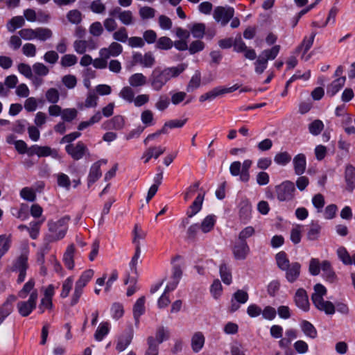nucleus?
I'll list each match as a JSON object with an SVG mask.
<instances>
[{"label":"nucleus","instance_id":"f257e3e1","mask_svg":"<svg viewBox=\"0 0 355 355\" xmlns=\"http://www.w3.org/2000/svg\"><path fill=\"white\" fill-rule=\"evenodd\" d=\"M187 67V64L181 63L177 66L164 68V69H154L149 78V83L153 90L160 91L171 78L178 76Z\"/></svg>","mask_w":355,"mask_h":355},{"label":"nucleus","instance_id":"f03ea898","mask_svg":"<svg viewBox=\"0 0 355 355\" xmlns=\"http://www.w3.org/2000/svg\"><path fill=\"white\" fill-rule=\"evenodd\" d=\"M327 294L326 288L321 284L314 286V292L312 294L311 300L314 306L320 311H324L326 314H334L335 307L329 301H325L323 297Z\"/></svg>","mask_w":355,"mask_h":355},{"label":"nucleus","instance_id":"7ed1b4c3","mask_svg":"<svg viewBox=\"0 0 355 355\" xmlns=\"http://www.w3.org/2000/svg\"><path fill=\"white\" fill-rule=\"evenodd\" d=\"M94 275V271L92 269H87L85 270L78 279L76 281L75 284V288L73 293L71 296V304L75 305L78 302L83 291V288L86 286L88 282L92 279Z\"/></svg>","mask_w":355,"mask_h":355},{"label":"nucleus","instance_id":"20e7f679","mask_svg":"<svg viewBox=\"0 0 355 355\" xmlns=\"http://www.w3.org/2000/svg\"><path fill=\"white\" fill-rule=\"evenodd\" d=\"M28 251L26 248L20 256H19L14 261L12 270L19 273L17 282L21 283L25 280L26 272L28 268Z\"/></svg>","mask_w":355,"mask_h":355},{"label":"nucleus","instance_id":"39448f33","mask_svg":"<svg viewBox=\"0 0 355 355\" xmlns=\"http://www.w3.org/2000/svg\"><path fill=\"white\" fill-rule=\"evenodd\" d=\"M277 198L279 201H290L295 197V187L290 180H285L275 187Z\"/></svg>","mask_w":355,"mask_h":355},{"label":"nucleus","instance_id":"423d86ee","mask_svg":"<svg viewBox=\"0 0 355 355\" xmlns=\"http://www.w3.org/2000/svg\"><path fill=\"white\" fill-rule=\"evenodd\" d=\"M38 299L37 291L31 292L28 299L25 301H19L17 304V309L19 314L22 317L29 315L36 308Z\"/></svg>","mask_w":355,"mask_h":355},{"label":"nucleus","instance_id":"0eeeda50","mask_svg":"<svg viewBox=\"0 0 355 355\" xmlns=\"http://www.w3.org/2000/svg\"><path fill=\"white\" fill-rule=\"evenodd\" d=\"M69 218L63 217L57 221H51L49 223V230L51 233V236L56 240L62 239L68 229V222Z\"/></svg>","mask_w":355,"mask_h":355},{"label":"nucleus","instance_id":"6e6552de","mask_svg":"<svg viewBox=\"0 0 355 355\" xmlns=\"http://www.w3.org/2000/svg\"><path fill=\"white\" fill-rule=\"evenodd\" d=\"M43 295L39 304V310L41 313L45 311H51L53 309L52 299L55 294V287L50 284L47 287L42 288Z\"/></svg>","mask_w":355,"mask_h":355},{"label":"nucleus","instance_id":"1a4fd4ad","mask_svg":"<svg viewBox=\"0 0 355 355\" xmlns=\"http://www.w3.org/2000/svg\"><path fill=\"white\" fill-rule=\"evenodd\" d=\"M234 8L231 7L218 6L215 8L213 13L214 19L222 26H225L233 17Z\"/></svg>","mask_w":355,"mask_h":355},{"label":"nucleus","instance_id":"9d476101","mask_svg":"<svg viewBox=\"0 0 355 355\" xmlns=\"http://www.w3.org/2000/svg\"><path fill=\"white\" fill-rule=\"evenodd\" d=\"M27 153L28 155L32 156L37 155L39 157L51 156L54 159H59L58 151L55 149H52L49 146H40L38 145H33L28 149Z\"/></svg>","mask_w":355,"mask_h":355},{"label":"nucleus","instance_id":"9b49d317","mask_svg":"<svg viewBox=\"0 0 355 355\" xmlns=\"http://www.w3.org/2000/svg\"><path fill=\"white\" fill-rule=\"evenodd\" d=\"M248 298L249 296L246 291L243 290L236 291L232 295L229 308L230 311L232 313L236 311L240 308V304L246 303Z\"/></svg>","mask_w":355,"mask_h":355},{"label":"nucleus","instance_id":"f8f14e48","mask_svg":"<svg viewBox=\"0 0 355 355\" xmlns=\"http://www.w3.org/2000/svg\"><path fill=\"white\" fill-rule=\"evenodd\" d=\"M67 153L76 160H79L87 151V146L81 141H78L76 144H68L65 147Z\"/></svg>","mask_w":355,"mask_h":355},{"label":"nucleus","instance_id":"ddd939ff","mask_svg":"<svg viewBox=\"0 0 355 355\" xmlns=\"http://www.w3.org/2000/svg\"><path fill=\"white\" fill-rule=\"evenodd\" d=\"M123 51V46L116 42H112L109 46L102 48L99 51V56H103L105 58H110V57H117L121 54Z\"/></svg>","mask_w":355,"mask_h":355},{"label":"nucleus","instance_id":"4468645a","mask_svg":"<svg viewBox=\"0 0 355 355\" xmlns=\"http://www.w3.org/2000/svg\"><path fill=\"white\" fill-rule=\"evenodd\" d=\"M294 301L299 309L304 311H309L310 304L305 290L303 288L297 289L294 296Z\"/></svg>","mask_w":355,"mask_h":355},{"label":"nucleus","instance_id":"2eb2a0df","mask_svg":"<svg viewBox=\"0 0 355 355\" xmlns=\"http://www.w3.org/2000/svg\"><path fill=\"white\" fill-rule=\"evenodd\" d=\"M107 161L105 159L99 160L93 164L90 168L89 173L88 175V185L94 184L97 180H98L102 175L101 171V166L102 164H105Z\"/></svg>","mask_w":355,"mask_h":355},{"label":"nucleus","instance_id":"dca6fc26","mask_svg":"<svg viewBox=\"0 0 355 355\" xmlns=\"http://www.w3.org/2000/svg\"><path fill=\"white\" fill-rule=\"evenodd\" d=\"M205 337L202 332L196 331L191 338V347L193 352L198 353L205 345Z\"/></svg>","mask_w":355,"mask_h":355},{"label":"nucleus","instance_id":"f3484780","mask_svg":"<svg viewBox=\"0 0 355 355\" xmlns=\"http://www.w3.org/2000/svg\"><path fill=\"white\" fill-rule=\"evenodd\" d=\"M250 252V248L246 241H238L233 248V254L236 259H245Z\"/></svg>","mask_w":355,"mask_h":355},{"label":"nucleus","instance_id":"a211bd4d","mask_svg":"<svg viewBox=\"0 0 355 355\" xmlns=\"http://www.w3.org/2000/svg\"><path fill=\"white\" fill-rule=\"evenodd\" d=\"M301 265L297 262H293L290 266L284 269L286 272V278L288 282L293 283L295 282L300 274Z\"/></svg>","mask_w":355,"mask_h":355},{"label":"nucleus","instance_id":"6ab92c4d","mask_svg":"<svg viewBox=\"0 0 355 355\" xmlns=\"http://www.w3.org/2000/svg\"><path fill=\"white\" fill-rule=\"evenodd\" d=\"M293 166L295 174L300 175L303 174L306 170V161L304 154H297L293 158Z\"/></svg>","mask_w":355,"mask_h":355},{"label":"nucleus","instance_id":"aec40b11","mask_svg":"<svg viewBox=\"0 0 355 355\" xmlns=\"http://www.w3.org/2000/svg\"><path fill=\"white\" fill-rule=\"evenodd\" d=\"M74 51L78 54L85 53L87 50H94L96 46L93 42H87L86 40H78L73 42Z\"/></svg>","mask_w":355,"mask_h":355},{"label":"nucleus","instance_id":"412c9836","mask_svg":"<svg viewBox=\"0 0 355 355\" xmlns=\"http://www.w3.org/2000/svg\"><path fill=\"white\" fill-rule=\"evenodd\" d=\"M128 83L131 87H141L146 85L147 78L141 73H135L129 77Z\"/></svg>","mask_w":355,"mask_h":355},{"label":"nucleus","instance_id":"4be33fe9","mask_svg":"<svg viewBox=\"0 0 355 355\" xmlns=\"http://www.w3.org/2000/svg\"><path fill=\"white\" fill-rule=\"evenodd\" d=\"M16 300L13 295L10 296L5 303L0 307V324L3 322L4 319L9 315L12 311V303Z\"/></svg>","mask_w":355,"mask_h":355},{"label":"nucleus","instance_id":"5701e85b","mask_svg":"<svg viewBox=\"0 0 355 355\" xmlns=\"http://www.w3.org/2000/svg\"><path fill=\"white\" fill-rule=\"evenodd\" d=\"M204 193H199L187 211L188 217L191 218L198 213L202 208L204 200Z\"/></svg>","mask_w":355,"mask_h":355},{"label":"nucleus","instance_id":"b1692460","mask_svg":"<svg viewBox=\"0 0 355 355\" xmlns=\"http://www.w3.org/2000/svg\"><path fill=\"white\" fill-rule=\"evenodd\" d=\"M346 78L345 76H340L333 81L327 87V94L331 96H334L344 86Z\"/></svg>","mask_w":355,"mask_h":355},{"label":"nucleus","instance_id":"393cba45","mask_svg":"<svg viewBox=\"0 0 355 355\" xmlns=\"http://www.w3.org/2000/svg\"><path fill=\"white\" fill-rule=\"evenodd\" d=\"M110 330V324L107 322H102L99 324L95 334L94 338L96 341L100 342L109 334Z\"/></svg>","mask_w":355,"mask_h":355},{"label":"nucleus","instance_id":"a878e982","mask_svg":"<svg viewBox=\"0 0 355 355\" xmlns=\"http://www.w3.org/2000/svg\"><path fill=\"white\" fill-rule=\"evenodd\" d=\"M74 246L73 245H71L67 247V250L63 256L64 263L65 266L69 270H72L74 268Z\"/></svg>","mask_w":355,"mask_h":355},{"label":"nucleus","instance_id":"bb28decb","mask_svg":"<svg viewBox=\"0 0 355 355\" xmlns=\"http://www.w3.org/2000/svg\"><path fill=\"white\" fill-rule=\"evenodd\" d=\"M216 220L214 215L207 216L199 225L200 231L203 233L209 232L214 228Z\"/></svg>","mask_w":355,"mask_h":355},{"label":"nucleus","instance_id":"cd10ccee","mask_svg":"<svg viewBox=\"0 0 355 355\" xmlns=\"http://www.w3.org/2000/svg\"><path fill=\"white\" fill-rule=\"evenodd\" d=\"M145 297H141L136 301L133 306V315L137 323L139 322L140 316L143 315L145 311Z\"/></svg>","mask_w":355,"mask_h":355},{"label":"nucleus","instance_id":"c85d7f7f","mask_svg":"<svg viewBox=\"0 0 355 355\" xmlns=\"http://www.w3.org/2000/svg\"><path fill=\"white\" fill-rule=\"evenodd\" d=\"M24 23L25 20L22 16H15L8 21L6 28L9 32L12 33L17 28L22 27Z\"/></svg>","mask_w":355,"mask_h":355},{"label":"nucleus","instance_id":"c756f323","mask_svg":"<svg viewBox=\"0 0 355 355\" xmlns=\"http://www.w3.org/2000/svg\"><path fill=\"white\" fill-rule=\"evenodd\" d=\"M252 205L247 199L243 200L239 205V215L243 220H248L251 215Z\"/></svg>","mask_w":355,"mask_h":355},{"label":"nucleus","instance_id":"7c9ffc66","mask_svg":"<svg viewBox=\"0 0 355 355\" xmlns=\"http://www.w3.org/2000/svg\"><path fill=\"white\" fill-rule=\"evenodd\" d=\"M304 231V226L302 225H294L291 230L290 239L292 243L297 244L301 241L302 234Z\"/></svg>","mask_w":355,"mask_h":355},{"label":"nucleus","instance_id":"2f4dec72","mask_svg":"<svg viewBox=\"0 0 355 355\" xmlns=\"http://www.w3.org/2000/svg\"><path fill=\"white\" fill-rule=\"evenodd\" d=\"M132 339V334L129 333L128 334L120 336L117 340L116 349L119 352L124 351L130 344Z\"/></svg>","mask_w":355,"mask_h":355},{"label":"nucleus","instance_id":"473e14b6","mask_svg":"<svg viewBox=\"0 0 355 355\" xmlns=\"http://www.w3.org/2000/svg\"><path fill=\"white\" fill-rule=\"evenodd\" d=\"M221 95H223L222 87H218L201 95L199 98V100L200 102H205L206 101H211Z\"/></svg>","mask_w":355,"mask_h":355},{"label":"nucleus","instance_id":"72a5a7b5","mask_svg":"<svg viewBox=\"0 0 355 355\" xmlns=\"http://www.w3.org/2000/svg\"><path fill=\"white\" fill-rule=\"evenodd\" d=\"M341 124L347 135L355 134V127L352 125V117L349 114H343Z\"/></svg>","mask_w":355,"mask_h":355},{"label":"nucleus","instance_id":"f704fd0d","mask_svg":"<svg viewBox=\"0 0 355 355\" xmlns=\"http://www.w3.org/2000/svg\"><path fill=\"white\" fill-rule=\"evenodd\" d=\"M321 226L317 223H312L308 229L306 236L310 241L317 240L320 234Z\"/></svg>","mask_w":355,"mask_h":355},{"label":"nucleus","instance_id":"c9c22d12","mask_svg":"<svg viewBox=\"0 0 355 355\" xmlns=\"http://www.w3.org/2000/svg\"><path fill=\"white\" fill-rule=\"evenodd\" d=\"M301 328L304 334L311 338H315L318 333L314 326L309 322L304 320L301 322Z\"/></svg>","mask_w":355,"mask_h":355},{"label":"nucleus","instance_id":"e433bc0d","mask_svg":"<svg viewBox=\"0 0 355 355\" xmlns=\"http://www.w3.org/2000/svg\"><path fill=\"white\" fill-rule=\"evenodd\" d=\"M35 286V281L33 279H29L22 287V288L19 291L18 296L21 299H25L31 295V293L33 291H37L34 289Z\"/></svg>","mask_w":355,"mask_h":355},{"label":"nucleus","instance_id":"4c0bfd02","mask_svg":"<svg viewBox=\"0 0 355 355\" xmlns=\"http://www.w3.org/2000/svg\"><path fill=\"white\" fill-rule=\"evenodd\" d=\"M252 161L250 159H245L243 163H241V174L240 180L243 182H247L250 180V168L252 166Z\"/></svg>","mask_w":355,"mask_h":355},{"label":"nucleus","instance_id":"58836bf2","mask_svg":"<svg viewBox=\"0 0 355 355\" xmlns=\"http://www.w3.org/2000/svg\"><path fill=\"white\" fill-rule=\"evenodd\" d=\"M155 9L150 6H141L139 9V15L142 20H148L155 17Z\"/></svg>","mask_w":355,"mask_h":355},{"label":"nucleus","instance_id":"ea45409f","mask_svg":"<svg viewBox=\"0 0 355 355\" xmlns=\"http://www.w3.org/2000/svg\"><path fill=\"white\" fill-rule=\"evenodd\" d=\"M275 260L278 268L282 270L286 269L291 263L288 259L287 254L284 251H281L276 254Z\"/></svg>","mask_w":355,"mask_h":355},{"label":"nucleus","instance_id":"a19ab883","mask_svg":"<svg viewBox=\"0 0 355 355\" xmlns=\"http://www.w3.org/2000/svg\"><path fill=\"white\" fill-rule=\"evenodd\" d=\"M36 40L44 42L51 39L53 36V32L48 28H36Z\"/></svg>","mask_w":355,"mask_h":355},{"label":"nucleus","instance_id":"79ce46f5","mask_svg":"<svg viewBox=\"0 0 355 355\" xmlns=\"http://www.w3.org/2000/svg\"><path fill=\"white\" fill-rule=\"evenodd\" d=\"M118 19L125 26H130L135 23L133 12L129 10H123Z\"/></svg>","mask_w":355,"mask_h":355},{"label":"nucleus","instance_id":"37998d69","mask_svg":"<svg viewBox=\"0 0 355 355\" xmlns=\"http://www.w3.org/2000/svg\"><path fill=\"white\" fill-rule=\"evenodd\" d=\"M336 254L338 259L342 261L343 264H352V257L349 255V252L345 247H339L336 250Z\"/></svg>","mask_w":355,"mask_h":355},{"label":"nucleus","instance_id":"c03bdc74","mask_svg":"<svg viewBox=\"0 0 355 355\" xmlns=\"http://www.w3.org/2000/svg\"><path fill=\"white\" fill-rule=\"evenodd\" d=\"M169 331L163 327H160L156 330L155 335L153 338L155 339V343L159 345L164 341L167 340L169 338Z\"/></svg>","mask_w":355,"mask_h":355},{"label":"nucleus","instance_id":"a18cd8bd","mask_svg":"<svg viewBox=\"0 0 355 355\" xmlns=\"http://www.w3.org/2000/svg\"><path fill=\"white\" fill-rule=\"evenodd\" d=\"M119 96L125 101L130 103L134 101L135 93L130 86H125L121 89Z\"/></svg>","mask_w":355,"mask_h":355},{"label":"nucleus","instance_id":"49530a36","mask_svg":"<svg viewBox=\"0 0 355 355\" xmlns=\"http://www.w3.org/2000/svg\"><path fill=\"white\" fill-rule=\"evenodd\" d=\"M10 243V236L9 235H0V259L8 251Z\"/></svg>","mask_w":355,"mask_h":355},{"label":"nucleus","instance_id":"de8ad7c7","mask_svg":"<svg viewBox=\"0 0 355 355\" xmlns=\"http://www.w3.org/2000/svg\"><path fill=\"white\" fill-rule=\"evenodd\" d=\"M279 49L280 46L279 45H275L270 49L263 51L260 56L268 62L269 60H274L277 57L279 52Z\"/></svg>","mask_w":355,"mask_h":355},{"label":"nucleus","instance_id":"09e8293b","mask_svg":"<svg viewBox=\"0 0 355 355\" xmlns=\"http://www.w3.org/2000/svg\"><path fill=\"white\" fill-rule=\"evenodd\" d=\"M187 119H175V120H171L167 122H166L161 130V132L162 133H166L168 128L173 129V128H182L185 123H186Z\"/></svg>","mask_w":355,"mask_h":355},{"label":"nucleus","instance_id":"8fccbe9b","mask_svg":"<svg viewBox=\"0 0 355 355\" xmlns=\"http://www.w3.org/2000/svg\"><path fill=\"white\" fill-rule=\"evenodd\" d=\"M67 18L71 24L77 25L82 21L83 15L80 11L74 9L67 12Z\"/></svg>","mask_w":355,"mask_h":355},{"label":"nucleus","instance_id":"3c124183","mask_svg":"<svg viewBox=\"0 0 355 355\" xmlns=\"http://www.w3.org/2000/svg\"><path fill=\"white\" fill-rule=\"evenodd\" d=\"M73 278L72 277H67L62 284V291L60 293V297L65 298L69 296L70 291L73 287Z\"/></svg>","mask_w":355,"mask_h":355},{"label":"nucleus","instance_id":"603ef678","mask_svg":"<svg viewBox=\"0 0 355 355\" xmlns=\"http://www.w3.org/2000/svg\"><path fill=\"white\" fill-rule=\"evenodd\" d=\"M291 160V155L287 152L277 153L274 157L275 162L280 166H286Z\"/></svg>","mask_w":355,"mask_h":355},{"label":"nucleus","instance_id":"864d4df0","mask_svg":"<svg viewBox=\"0 0 355 355\" xmlns=\"http://www.w3.org/2000/svg\"><path fill=\"white\" fill-rule=\"evenodd\" d=\"M201 83L200 73L196 71L194 75L191 77L189 84L187 86V91L190 92L194 89L198 88Z\"/></svg>","mask_w":355,"mask_h":355},{"label":"nucleus","instance_id":"5fc2aeb1","mask_svg":"<svg viewBox=\"0 0 355 355\" xmlns=\"http://www.w3.org/2000/svg\"><path fill=\"white\" fill-rule=\"evenodd\" d=\"M173 46V41L168 37L163 36L158 39L156 43V48L162 50H169Z\"/></svg>","mask_w":355,"mask_h":355},{"label":"nucleus","instance_id":"6e6d98bb","mask_svg":"<svg viewBox=\"0 0 355 355\" xmlns=\"http://www.w3.org/2000/svg\"><path fill=\"white\" fill-rule=\"evenodd\" d=\"M220 275L224 284L230 285L232 283V274L230 268L225 264L220 265Z\"/></svg>","mask_w":355,"mask_h":355},{"label":"nucleus","instance_id":"4d7b16f0","mask_svg":"<svg viewBox=\"0 0 355 355\" xmlns=\"http://www.w3.org/2000/svg\"><path fill=\"white\" fill-rule=\"evenodd\" d=\"M345 178L349 187L354 189L355 187V168L354 166H347L345 170Z\"/></svg>","mask_w":355,"mask_h":355},{"label":"nucleus","instance_id":"13d9d810","mask_svg":"<svg viewBox=\"0 0 355 355\" xmlns=\"http://www.w3.org/2000/svg\"><path fill=\"white\" fill-rule=\"evenodd\" d=\"M324 272V275L327 277V279L329 281H334L336 275L334 272L332 270L331 263L328 261H324L321 263V268Z\"/></svg>","mask_w":355,"mask_h":355},{"label":"nucleus","instance_id":"bf43d9fd","mask_svg":"<svg viewBox=\"0 0 355 355\" xmlns=\"http://www.w3.org/2000/svg\"><path fill=\"white\" fill-rule=\"evenodd\" d=\"M323 128L324 123L322 121L319 119L313 121L309 125V132L314 136L320 134Z\"/></svg>","mask_w":355,"mask_h":355},{"label":"nucleus","instance_id":"052dcab7","mask_svg":"<svg viewBox=\"0 0 355 355\" xmlns=\"http://www.w3.org/2000/svg\"><path fill=\"white\" fill-rule=\"evenodd\" d=\"M78 62V58L73 54H65L60 60V64L63 67H69L75 65Z\"/></svg>","mask_w":355,"mask_h":355},{"label":"nucleus","instance_id":"680f3d73","mask_svg":"<svg viewBox=\"0 0 355 355\" xmlns=\"http://www.w3.org/2000/svg\"><path fill=\"white\" fill-rule=\"evenodd\" d=\"M147 343L148 347L145 353V355H158L159 345H157V343H155V339L153 338V336L148 337Z\"/></svg>","mask_w":355,"mask_h":355},{"label":"nucleus","instance_id":"e2e57ef3","mask_svg":"<svg viewBox=\"0 0 355 355\" xmlns=\"http://www.w3.org/2000/svg\"><path fill=\"white\" fill-rule=\"evenodd\" d=\"M223 292V286L218 279L214 280L210 287V293L215 300L220 297Z\"/></svg>","mask_w":355,"mask_h":355},{"label":"nucleus","instance_id":"0e129e2a","mask_svg":"<svg viewBox=\"0 0 355 355\" xmlns=\"http://www.w3.org/2000/svg\"><path fill=\"white\" fill-rule=\"evenodd\" d=\"M78 115V111L75 108H66L62 110L61 118L63 121L70 122Z\"/></svg>","mask_w":355,"mask_h":355},{"label":"nucleus","instance_id":"69168bd1","mask_svg":"<svg viewBox=\"0 0 355 355\" xmlns=\"http://www.w3.org/2000/svg\"><path fill=\"white\" fill-rule=\"evenodd\" d=\"M315 36V34L312 33L310 36L305 37L301 45L299 46V51H302L304 53H306L312 46Z\"/></svg>","mask_w":355,"mask_h":355},{"label":"nucleus","instance_id":"338daca9","mask_svg":"<svg viewBox=\"0 0 355 355\" xmlns=\"http://www.w3.org/2000/svg\"><path fill=\"white\" fill-rule=\"evenodd\" d=\"M113 39L116 41L125 43L128 39V32L125 27L119 28L112 35Z\"/></svg>","mask_w":355,"mask_h":355},{"label":"nucleus","instance_id":"774afa93","mask_svg":"<svg viewBox=\"0 0 355 355\" xmlns=\"http://www.w3.org/2000/svg\"><path fill=\"white\" fill-rule=\"evenodd\" d=\"M191 32L194 37L202 38L205 35V25L202 23L195 24L191 27Z\"/></svg>","mask_w":355,"mask_h":355}]
</instances>
